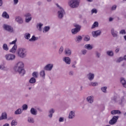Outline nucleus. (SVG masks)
<instances>
[{
  "label": "nucleus",
  "mask_w": 126,
  "mask_h": 126,
  "mask_svg": "<svg viewBox=\"0 0 126 126\" xmlns=\"http://www.w3.org/2000/svg\"><path fill=\"white\" fill-rule=\"evenodd\" d=\"M23 112V110L21 108L18 109L14 113L15 115H21V113Z\"/></svg>",
  "instance_id": "nucleus-35"
},
{
  "label": "nucleus",
  "mask_w": 126,
  "mask_h": 126,
  "mask_svg": "<svg viewBox=\"0 0 126 126\" xmlns=\"http://www.w3.org/2000/svg\"><path fill=\"white\" fill-rule=\"evenodd\" d=\"M87 77L90 81H92V80H94V78L95 77V74L93 73L92 72H89L87 75Z\"/></svg>",
  "instance_id": "nucleus-13"
},
{
  "label": "nucleus",
  "mask_w": 126,
  "mask_h": 126,
  "mask_svg": "<svg viewBox=\"0 0 126 126\" xmlns=\"http://www.w3.org/2000/svg\"><path fill=\"white\" fill-rule=\"evenodd\" d=\"M69 76H73L74 75V71L73 70H70L68 72Z\"/></svg>",
  "instance_id": "nucleus-49"
},
{
  "label": "nucleus",
  "mask_w": 126,
  "mask_h": 126,
  "mask_svg": "<svg viewBox=\"0 0 126 126\" xmlns=\"http://www.w3.org/2000/svg\"><path fill=\"white\" fill-rule=\"evenodd\" d=\"M14 70L15 72L19 73L20 76H23L26 73L24 69V63L21 61L18 62L14 67Z\"/></svg>",
  "instance_id": "nucleus-1"
},
{
  "label": "nucleus",
  "mask_w": 126,
  "mask_h": 126,
  "mask_svg": "<svg viewBox=\"0 0 126 126\" xmlns=\"http://www.w3.org/2000/svg\"><path fill=\"white\" fill-rule=\"evenodd\" d=\"M115 53L116 54H118V53H119V52H120V48H116L115 49Z\"/></svg>",
  "instance_id": "nucleus-57"
},
{
  "label": "nucleus",
  "mask_w": 126,
  "mask_h": 126,
  "mask_svg": "<svg viewBox=\"0 0 126 126\" xmlns=\"http://www.w3.org/2000/svg\"><path fill=\"white\" fill-rule=\"evenodd\" d=\"M56 5L58 9L57 12V16L59 19H63L65 14V11L63 7L60 5L59 4L56 3Z\"/></svg>",
  "instance_id": "nucleus-2"
},
{
  "label": "nucleus",
  "mask_w": 126,
  "mask_h": 126,
  "mask_svg": "<svg viewBox=\"0 0 126 126\" xmlns=\"http://www.w3.org/2000/svg\"><path fill=\"white\" fill-rule=\"evenodd\" d=\"M13 118H12V117H10L8 118V121H10V120H13Z\"/></svg>",
  "instance_id": "nucleus-62"
},
{
  "label": "nucleus",
  "mask_w": 126,
  "mask_h": 126,
  "mask_svg": "<svg viewBox=\"0 0 126 126\" xmlns=\"http://www.w3.org/2000/svg\"><path fill=\"white\" fill-rule=\"evenodd\" d=\"M15 20L18 24H22L23 23V19L20 16L16 17Z\"/></svg>",
  "instance_id": "nucleus-19"
},
{
  "label": "nucleus",
  "mask_w": 126,
  "mask_h": 126,
  "mask_svg": "<svg viewBox=\"0 0 126 126\" xmlns=\"http://www.w3.org/2000/svg\"><path fill=\"white\" fill-rule=\"evenodd\" d=\"M2 17H3V18H5L6 19H9V15H8V14H7V12H6V11L3 12L2 14Z\"/></svg>",
  "instance_id": "nucleus-30"
},
{
  "label": "nucleus",
  "mask_w": 126,
  "mask_h": 126,
  "mask_svg": "<svg viewBox=\"0 0 126 126\" xmlns=\"http://www.w3.org/2000/svg\"><path fill=\"white\" fill-rule=\"evenodd\" d=\"M74 27H75V28L72 29L71 32L74 34H77V33H78V32L80 31L81 26L77 24H74Z\"/></svg>",
  "instance_id": "nucleus-7"
},
{
  "label": "nucleus",
  "mask_w": 126,
  "mask_h": 126,
  "mask_svg": "<svg viewBox=\"0 0 126 126\" xmlns=\"http://www.w3.org/2000/svg\"><path fill=\"white\" fill-rule=\"evenodd\" d=\"M50 29H51V28L50 27V26L44 27L43 29V32L47 33V32H49V31H50Z\"/></svg>",
  "instance_id": "nucleus-32"
},
{
  "label": "nucleus",
  "mask_w": 126,
  "mask_h": 126,
  "mask_svg": "<svg viewBox=\"0 0 126 126\" xmlns=\"http://www.w3.org/2000/svg\"><path fill=\"white\" fill-rule=\"evenodd\" d=\"M117 9V5H113L111 7V10H116Z\"/></svg>",
  "instance_id": "nucleus-56"
},
{
  "label": "nucleus",
  "mask_w": 126,
  "mask_h": 126,
  "mask_svg": "<svg viewBox=\"0 0 126 126\" xmlns=\"http://www.w3.org/2000/svg\"><path fill=\"white\" fill-rule=\"evenodd\" d=\"M97 12H98V11L95 8H93L91 11V13L92 14H93V13H97Z\"/></svg>",
  "instance_id": "nucleus-53"
},
{
  "label": "nucleus",
  "mask_w": 126,
  "mask_h": 126,
  "mask_svg": "<svg viewBox=\"0 0 126 126\" xmlns=\"http://www.w3.org/2000/svg\"><path fill=\"white\" fill-rule=\"evenodd\" d=\"M3 28L4 30H6V31H8V32H10L11 33H12L13 32V28L11 27V26H9L7 24H4L3 25Z\"/></svg>",
  "instance_id": "nucleus-10"
},
{
  "label": "nucleus",
  "mask_w": 126,
  "mask_h": 126,
  "mask_svg": "<svg viewBox=\"0 0 126 126\" xmlns=\"http://www.w3.org/2000/svg\"><path fill=\"white\" fill-rule=\"evenodd\" d=\"M30 113L33 116H36L37 114H38V111L35 108H32L30 110Z\"/></svg>",
  "instance_id": "nucleus-22"
},
{
  "label": "nucleus",
  "mask_w": 126,
  "mask_h": 126,
  "mask_svg": "<svg viewBox=\"0 0 126 126\" xmlns=\"http://www.w3.org/2000/svg\"><path fill=\"white\" fill-rule=\"evenodd\" d=\"M18 57L21 59H24L27 56V50L24 48H20L17 50Z\"/></svg>",
  "instance_id": "nucleus-4"
},
{
  "label": "nucleus",
  "mask_w": 126,
  "mask_h": 126,
  "mask_svg": "<svg viewBox=\"0 0 126 126\" xmlns=\"http://www.w3.org/2000/svg\"><path fill=\"white\" fill-rule=\"evenodd\" d=\"M124 38L125 41H126V35L124 36Z\"/></svg>",
  "instance_id": "nucleus-64"
},
{
  "label": "nucleus",
  "mask_w": 126,
  "mask_h": 126,
  "mask_svg": "<svg viewBox=\"0 0 126 126\" xmlns=\"http://www.w3.org/2000/svg\"><path fill=\"white\" fill-rule=\"evenodd\" d=\"M68 119H72L75 118V111H71L69 112V115L68 117Z\"/></svg>",
  "instance_id": "nucleus-18"
},
{
  "label": "nucleus",
  "mask_w": 126,
  "mask_h": 126,
  "mask_svg": "<svg viewBox=\"0 0 126 126\" xmlns=\"http://www.w3.org/2000/svg\"><path fill=\"white\" fill-rule=\"evenodd\" d=\"M23 111H26L28 109V106L27 104H24L22 106Z\"/></svg>",
  "instance_id": "nucleus-48"
},
{
  "label": "nucleus",
  "mask_w": 126,
  "mask_h": 126,
  "mask_svg": "<svg viewBox=\"0 0 126 126\" xmlns=\"http://www.w3.org/2000/svg\"><path fill=\"white\" fill-rule=\"evenodd\" d=\"M123 60H124V58L120 57L117 60L116 63H121V62H123Z\"/></svg>",
  "instance_id": "nucleus-50"
},
{
  "label": "nucleus",
  "mask_w": 126,
  "mask_h": 126,
  "mask_svg": "<svg viewBox=\"0 0 126 126\" xmlns=\"http://www.w3.org/2000/svg\"><path fill=\"white\" fill-rule=\"evenodd\" d=\"M3 120H7V113L6 112H3L0 117V121H3Z\"/></svg>",
  "instance_id": "nucleus-17"
},
{
  "label": "nucleus",
  "mask_w": 126,
  "mask_h": 126,
  "mask_svg": "<svg viewBox=\"0 0 126 126\" xmlns=\"http://www.w3.org/2000/svg\"><path fill=\"white\" fill-rule=\"evenodd\" d=\"M59 122L60 123H63V122H64V118L63 117H60L59 118Z\"/></svg>",
  "instance_id": "nucleus-55"
},
{
  "label": "nucleus",
  "mask_w": 126,
  "mask_h": 126,
  "mask_svg": "<svg viewBox=\"0 0 126 126\" xmlns=\"http://www.w3.org/2000/svg\"><path fill=\"white\" fill-rule=\"evenodd\" d=\"M2 48H3V49L4 50V51H7L8 50H9L8 46H7V44L5 43H4L3 45Z\"/></svg>",
  "instance_id": "nucleus-45"
},
{
  "label": "nucleus",
  "mask_w": 126,
  "mask_h": 126,
  "mask_svg": "<svg viewBox=\"0 0 126 126\" xmlns=\"http://www.w3.org/2000/svg\"><path fill=\"white\" fill-rule=\"evenodd\" d=\"M84 40V41H86V42H88V41L90 40V36H89V35L85 36Z\"/></svg>",
  "instance_id": "nucleus-47"
},
{
  "label": "nucleus",
  "mask_w": 126,
  "mask_h": 126,
  "mask_svg": "<svg viewBox=\"0 0 126 126\" xmlns=\"http://www.w3.org/2000/svg\"><path fill=\"white\" fill-rule=\"evenodd\" d=\"M87 101L88 103H90V104H92V103L94 102V96H93V95L88 96L87 97Z\"/></svg>",
  "instance_id": "nucleus-20"
},
{
  "label": "nucleus",
  "mask_w": 126,
  "mask_h": 126,
  "mask_svg": "<svg viewBox=\"0 0 126 126\" xmlns=\"http://www.w3.org/2000/svg\"><path fill=\"white\" fill-rule=\"evenodd\" d=\"M119 34H120V35H126V30H122L121 31H120Z\"/></svg>",
  "instance_id": "nucleus-46"
},
{
  "label": "nucleus",
  "mask_w": 126,
  "mask_h": 126,
  "mask_svg": "<svg viewBox=\"0 0 126 126\" xmlns=\"http://www.w3.org/2000/svg\"><path fill=\"white\" fill-rule=\"evenodd\" d=\"M39 75L42 78L45 79V77L46 76V73L45 72V70H42L39 73Z\"/></svg>",
  "instance_id": "nucleus-29"
},
{
  "label": "nucleus",
  "mask_w": 126,
  "mask_h": 126,
  "mask_svg": "<svg viewBox=\"0 0 126 126\" xmlns=\"http://www.w3.org/2000/svg\"><path fill=\"white\" fill-rule=\"evenodd\" d=\"M120 81H121V83H122L123 87H124V88H126V79H125V78H120Z\"/></svg>",
  "instance_id": "nucleus-25"
},
{
  "label": "nucleus",
  "mask_w": 126,
  "mask_h": 126,
  "mask_svg": "<svg viewBox=\"0 0 126 126\" xmlns=\"http://www.w3.org/2000/svg\"><path fill=\"white\" fill-rule=\"evenodd\" d=\"M43 24L42 23H37L36 25V28L39 30V31H42V27L43 26Z\"/></svg>",
  "instance_id": "nucleus-34"
},
{
  "label": "nucleus",
  "mask_w": 126,
  "mask_h": 126,
  "mask_svg": "<svg viewBox=\"0 0 126 126\" xmlns=\"http://www.w3.org/2000/svg\"><path fill=\"white\" fill-rule=\"evenodd\" d=\"M17 121L16 120H13L11 122V126H16L17 125Z\"/></svg>",
  "instance_id": "nucleus-41"
},
{
  "label": "nucleus",
  "mask_w": 126,
  "mask_h": 126,
  "mask_svg": "<svg viewBox=\"0 0 126 126\" xmlns=\"http://www.w3.org/2000/svg\"><path fill=\"white\" fill-rule=\"evenodd\" d=\"M111 115H120L122 112L120 110H113L111 112Z\"/></svg>",
  "instance_id": "nucleus-28"
},
{
  "label": "nucleus",
  "mask_w": 126,
  "mask_h": 126,
  "mask_svg": "<svg viewBox=\"0 0 126 126\" xmlns=\"http://www.w3.org/2000/svg\"><path fill=\"white\" fill-rule=\"evenodd\" d=\"M114 20V18H112V17H110L109 18V22H112V21H113Z\"/></svg>",
  "instance_id": "nucleus-59"
},
{
  "label": "nucleus",
  "mask_w": 126,
  "mask_h": 126,
  "mask_svg": "<svg viewBox=\"0 0 126 126\" xmlns=\"http://www.w3.org/2000/svg\"><path fill=\"white\" fill-rule=\"evenodd\" d=\"M95 58H97V59H100V58L101 57V53L99 51H95Z\"/></svg>",
  "instance_id": "nucleus-42"
},
{
  "label": "nucleus",
  "mask_w": 126,
  "mask_h": 126,
  "mask_svg": "<svg viewBox=\"0 0 126 126\" xmlns=\"http://www.w3.org/2000/svg\"><path fill=\"white\" fill-rule=\"evenodd\" d=\"M92 34L94 38H97V37H99V36L101 35V34H102V31H101V30L94 31L92 32Z\"/></svg>",
  "instance_id": "nucleus-9"
},
{
  "label": "nucleus",
  "mask_w": 126,
  "mask_h": 126,
  "mask_svg": "<svg viewBox=\"0 0 126 126\" xmlns=\"http://www.w3.org/2000/svg\"><path fill=\"white\" fill-rule=\"evenodd\" d=\"M85 49H87V50H92L93 49V46L89 44H86L85 45Z\"/></svg>",
  "instance_id": "nucleus-38"
},
{
  "label": "nucleus",
  "mask_w": 126,
  "mask_h": 126,
  "mask_svg": "<svg viewBox=\"0 0 126 126\" xmlns=\"http://www.w3.org/2000/svg\"><path fill=\"white\" fill-rule=\"evenodd\" d=\"M75 41V42H76V43H80V42H81V41H82V36H81L80 35H78V36H76Z\"/></svg>",
  "instance_id": "nucleus-26"
},
{
  "label": "nucleus",
  "mask_w": 126,
  "mask_h": 126,
  "mask_svg": "<svg viewBox=\"0 0 126 126\" xmlns=\"http://www.w3.org/2000/svg\"><path fill=\"white\" fill-rule=\"evenodd\" d=\"M87 1H88L89 2H92L93 1V0H86Z\"/></svg>",
  "instance_id": "nucleus-63"
},
{
  "label": "nucleus",
  "mask_w": 126,
  "mask_h": 126,
  "mask_svg": "<svg viewBox=\"0 0 126 126\" xmlns=\"http://www.w3.org/2000/svg\"><path fill=\"white\" fill-rule=\"evenodd\" d=\"M101 90L103 93H107V87H102Z\"/></svg>",
  "instance_id": "nucleus-44"
},
{
  "label": "nucleus",
  "mask_w": 126,
  "mask_h": 126,
  "mask_svg": "<svg viewBox=\"0 0 126 126\" xmlns=\"http://www.w3.org/2000/svg\"><path fill=\"white\" fill-rule=\"evenodd\" d=\"M0 69L1 70H3L4 71H7V70H8V68L7 66H5L4 64H2L0 65Z\"/></svg>",
  "instance_id": "nucleus-24"
},
{
  "label": "nucleus",
  "mask_w": 126,
  "mask_h": 126,
  "mask_svg": "<svg viewBox=\"0 0 126 126\" xmlns=\"http://www.w3.org/2000/svg\"><path fill=\"white\" fill-rule=\"evenodd\" d=\"M29 83H31L32 84H34V83H36V78L34 77H32L29 80Z\"/></svg>",
  "instance_id": "nucleus-36"
},
{
  "label": "nucleus",
  "mask_w": 126,
  "mask_h": 126,
  "mask_svg": "<svg viewBox=\"0 0 126 126\" xmlns=\"http://www.w3.org/2000/svg\"><path fill=\"white\" fill-rule=\"evenodd\" d=\"M125 100V98L124 97V96L121 97L119 96H114L113 98H112V101H114V102H118L119 103V104H120V105H121V104L123 103V101Z\"/></svg>",
  "instance_id": "nucleus-6"
},
{
  "label": "nucleus",
  "mask_w": 126,
  "mask_h": 126,
  "mask_svg": "<svg viewBox=\"0 0 126 126\" xmlns=\"http://www.w3.org/2000/svg\"><path fill=\"white\" fill-rule=\"evenodd\" d=\"M72 67H73V68H76V66L75 65V64H73L72 65Z\"/></svg>",
  "instance_id": "nucleus-61"
},
{
  "label": "nucleus",
  "mask_w": 126,
  "mask_h": 126,
  "mask_svg": "<svg viewBox=\"0 0 126 126\" xmlns=\"http://www.w3.org/2000/svg\"><path fill=\"white\" fill-rule=\"evenodd\" d=\"M55 109L51 108L48 111V117L50 119H52L53 118V115L55 113Z\"/></svg>",
  "instance_id": "nucleus-16"
},
{
  "label": "nucleus",
  "mask_w": 126,
  "mask_h": 126,
  "mask_svg": "<svg viewBox=\"0 0 126 126\" xmlns=\"http://www.w3.org/2000/svg\"><path fill=\"white\" fill-rule=\"evenodd\" d=\"M28 123L29 124H34L35 123V120L33 117H28Z\"/></svg>",
  "instance_id": "nucleus-27"
},
{
  "label": "nucleus",
  "mask_w": 126,
  "mask_h": 126,
  "mask_svg": "<svg viewBox=\"0 0 126 126\" xmlns=\"http://www.w3.org/2000/svg\"><path fill=\"white\" fill-rule=\"evenodd\" d=\"M118 120H119L118 116H114L109 122V125L111 126H113V125H116L117 124V122H118Z\"/></svg>",
  "instance_id": "nucleus-8"
},
{
  "label": "nucleus",
  "mask_w": 126,
  "mask_h": 126,
  "mask_svg": "<svg viewBox=\"0 0 126 126\" xmlns=\"http://www.w3.org/2000/svg\"><path fill=\"white\" fill-rule=\"evenodd\" d=\"M25 17L26 23H29L32 20V16H31V14L30 13H26L25 15Z\"/></svg>",
  "instance_id": "nucleus-12"
},
{
  "label": "nucleus",
  "mask_w": 126,
  "mask_h": 126,
  "mask_svg": "<svg viewBox=\"0 0 126 126\" xmlns=\"http://www.w3.org/2000/svg\"><path fill=\"white\" fill-rule=\"evenodd\" d=\"M64 54L66 56H69L71 55V50L69 48H66L64 50Z\"/></svg>",
  "instance_id": "nucleus-23"
},
{
  "label": "nucleus",
  "mask_w": 126,
  "mask_h": 126,
  "mask_svg": "<svg viewBox=\"0 0 126 126\" xmlns=\"http://www.w3.org/2000/svg\"><path fill=\"white\" fill-rule=\"evenodd\" d=\"M30 37H31V34L29 33H26L24 35V38L27 40H29V39H30Z\"/></svg>",
  "instance_id": "nucleus-40"
},
{
  "label": "nucleus",
  "mask_w": 126,
  "mask_h": 126,
  "mask_svg": "<svg viewBox=\"0 0 126 126\" xmlns=\"http://www.w3.org/2000/svg\"><path fill=\"white\" fill-rule=\"evenodd\" d=\"M63 62H64L66 64H70L71 63V60L69 57H65L63 59Z\"/></svg>",
  "instance_id": "nucleus-15"
},
{
  "label": "nucleus",
  "mask_w": 126,
  "mask_h": 126,
  "mask_svg": "<svg viewBox=\"0 0 126 126\" xmlns=\"http://www.w3.org/2000/svg\"><path fill=\"white\" fill-rule=\"evenodd\" d=\"M53 67H54V64L48 63L46 64L43 68L44 70H47V71H51L52 69H53Z\"/></svg>",
  "instance_id": "nucleus-11"
},
{
  "label": "nucleus",
  "mask_w": 126,
  "mask_h": 126,
  "mask_svg": "<svg viewBox=\"0 0 126 126\" xmlns=\"http://www.w3.org/2000/svg\"><path fill=\"white\" fill-rule=\"evenodd\" d=\"M106 55L108 57H113L114 56V51L113 50H108L106 51Z\"/></svg>",
  "instance_id": "nucleus-31"
},
{
  "label": "nucleus",
  "mask_w": 126,
  "mask_h": 126,
  "mask_svg": "<svg viewBox=\"0 0 126 126\" xmlns=\"http://www.w3.org/2000/svg\"><path fill=\"white\" fill-rule=\"evenodd\" d=\"M89 86H93V87H95V86H98V83H97V82H90L89 84Z\"/></svg>",
  "instance_id": "nucleus-39"
},
{
  "label": "nucleus",
  "mask_w": 126,
  "mask_h": 126,
  "mask_svg": "<svg viewBox=\"0 0 126 126\" xmlns=\"http://www.w3.org/2000/svg\"><path fill=\"white\" fill-rule=\"evenodd\" d=\"M16 50H17V45L15 44L10 50L9 52L10 53H12V54H15Z\"/></svg>",
  "instance_id": "nucleus-21"
},
{
  "label": "nucleus",
  "mask_w": 126,
  "mask_h": 126,
  "mask_svg": "<svg viewBox=\"0 0 126 126\" xmlns=\"http://www.w3.org/2000/svg\"><path fill=\"white\" fill-rule=\"evenodd\" d=\"M16 42H17V39H15V40H13V41L9 43L10 45H16Z\"/></svg>",
  "instance_id": "nucleus-54"
},
{
  "label": "nucleus",
  "mask_w": 126,
  "mask_h": 126,
  "mask_svg": "<svg viewBox=\"0 0 126 126\" xmlns=\"http://www.w3.org/2000/svg\"><path fill=\"white\" fill-rule=\"evenodd\" d=\"M82 55H85L87 54V50L86 49H83L81 51Z\"/></svg>",
  "instance_id": "nucleus-51"
},
{
  "label": "nucleus",
  "mask_w": 126,
  "mask_h": 126,
  "mask_svg": "<svg viewBox=\"0 0 126 126\" xmlns=\"http://www.w3.org/2000/svg\"><path fill=\"white\" fill-rule=\"evenodd\" d=\"M38 40V37L33 35L31 39H29L30 42H34Z\"/></svg>",
  "instance_id": "nucleus-37"
},
{
  "label": "nucleus",
  "mask_w": 126,
  "mask_h": 126,
  "mask_svg": "<svg viewBox=\"0 0 126 126\" xmlns=\"http://www.w3.org/2000/svg\"><path fill=\"white\" fill-rule=\"evenodd\" d=\"M2 0H0V6H2Z\"/></svg>",
  "instance_id": "nucleus-60"
},
{
  "label": "nucleus",
  "mask_w": 126,
  "mask_h": 126,
  "mask_svg": "<svg viewBox=\"0 0 126 126\" xmlns=\"http://www.w3.org/2000/svg\"><path fill=\"white\" fill-rule=\"evenodd\" d=\"M32 75L33 76L32 77H33L34 78H38L39 74L38 73V72L35 71L32 73Z\"/></svg>",
  "instance_id": "nucleus-43"
},
{
  "label": "nucleus",
  "mask_w": 126,
  "mask_h": 126,
  "mask_svg": "<svg viewBox=\"0 0 126 126\" xmlns=\"http://www.w3.org/2000/svg\"><path fill=\"white\" fill-rule=\"evenodd\" d=\"M97 27H99V23L94 22L92 26L91 29H94V28H97Z\"/></svg>",
  "instance_id": "nucleus-33"
},
{
  "label": "nucleus",
  "mask_w": 126,
  "mask_h": 126,
  "mask_svg": "<svg viewBox=\"0 0 126 126\" xmlns=\"http://www.w3.org/2000/svg\"><path fill=\"white\" fill-rule=\"evenodd\" d=\"M5 59L6 61L12 62V61H14L15 60V55L10 53L6 54L5 56Z\"/></svg>",
  "instance_id": "nucleus-5"
},
{
  "label": "nucleus",
  "mask_w": 126,
  "mask_h": 126,
  "mask_svg": "<svg viewBox=\"0 0 126 126\" xmlns=\"http://www.w3.org/2000/svg\"><path fill=\"white\" fill-rule=\"evenodd\" d=\"M63 47H61L59 49V53L61 55L63 54Z\"/></svg>",
  "instance_id": "nucleus-52"
},
{
  "label": "nucleus",
  "mask_w": 126,
  "mask_h": 126,
  "mask_svg": "<svg viewBox=\"0 0 126 126\" xmlns=\"http://www.w3.org/2000/svg\"><path fill=\"white\" fill-rule=\"evenodd\" d=\"M19 0H14V4H17L18 3Z\"/></svg>",
  "instance_id": "nucleus-58"
},
{
  "label": "nucleus",
  "mask_w": 126,
  "mask_h": 126,
  "mask_svg": "<svg viewBox=\"0 0 126 126\" xmlns=\"http://www.w3.org/2000/svg\"><path fill=\"white\" fill-rule=\"evenodd\" d=\"M111 35L113 37H114V38H117V37H118V34L119 33V32H118V31L115 30L114 28L111 29Z\"/></svg>",
  "instance_id": "nucleus-14"
},
{
  "label": "nucleus",
  "mask_w": 126,
  "mask_h": 126,
  "mask_svg": "<svg viewBox=\"0 0 126 126\" xmlns=\"http://www.w3.org/2000/svg\"><path fill=\"white\" fill-rule=\"evenodd\" d=\"M80 0H69L68 5L70 8H77L79 7Z\"/></svg>",
  "instance_id": "nucleus-3"
}]
</instances>
